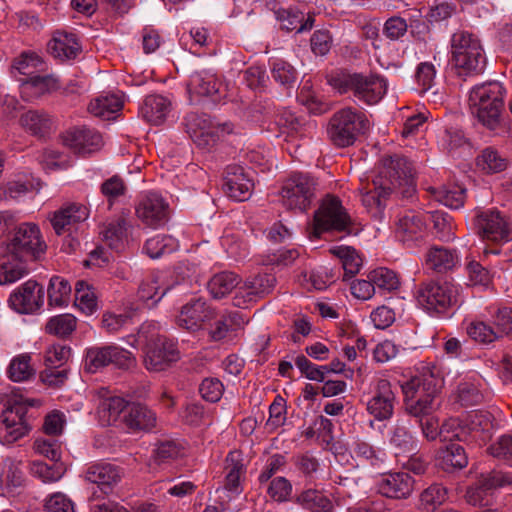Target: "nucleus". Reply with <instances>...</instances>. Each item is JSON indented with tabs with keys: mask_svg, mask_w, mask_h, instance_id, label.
Segmentation results:
<instances>
[{
	"mask_svg": "<svg viewBox=\"0 0 512 512\" xmlns=\"http://www.w3.org/2000/svg\"><path fill=\"white\" fill-rule=\"evenodd\" d=\"M452 61L460 76L481 74L486 67V56L479 37L460 30L451 37Z\"/></svg>",
	"mask_w": 512,
	"mask_h": 512,
	"instance_id": "f257e3e1",
	"label": "nucleus"
},
{
	"mask_svg": "<svg viewBox=\"0 0 512 512\" xmlns=\"http://www.w3.org/2000/svg\"><path fill=\"white\" fill-rule=\"evenodd\" d=\"M316 187V180L309 174L293 173L282 184L281 202L287 209L304 212L315 199Z\"/></svg>",
	"mask_w": 512,
	"mask_h": 512,
	"instance_id": "1a4fd4ad",
	"label": "nucleus"
},
{
	"mask_svg": "<svg viewBox=\"0 0 512 512\" xmlns=\"http://www.w3.org/2000/svg\"><path fill=\"white\" fill-rule=\"evenodd\" d=\"M63 143L75 153L86 155L101 147L102 137L94 129L78 127L70 129L64 133Z\"/></svg>",
	"mask_w": 512,
	"mask_h": 512,
	"instance_id": "b1692460",
	"label": "nucleus"
},
{
	"mask_svg": "<svg viewBox=\"0 0 512 512\" xmlns=\"http://www.w3.org/2000/svg\"><path fill=\"white\" fill-rule=\"evenodd\" d=\"M75 305L85 315L97 310V298L93 289L85 282L79 281L75 287Z\"/></svg>",
	"mask_w": 512,
	"mask_h": 512,
	"instance_id": "6e6d98bb",
	"label": "nucleus"
},
{
	"mask_svg": "<svg viewBox=\"0 0 512 512\" xmlns=\"http://www.w3.org/2000/svg\"><path fill=\"white\" fill-rule=\"evenodd\" d=\"M479 483L478 488L467 491V501L472 505H482V494L485 490L512 485V473L493 471L483 476Z\"/></svg>",
	"mask_w": 512,
	"mask_h": 512,
	"instance_id": "c9c22d12",
	"label": "nucleus"
},
{
	"mask_svg": "<svg viewBox=\"0 0 512 512\" xmlns=\"http://www.w3.org/2000/svg\"><path fill=\"white\" fill-rule=\"evenodd\" d=\"M466 332L472 340L480 344H490L498 340L494 327L481 320L470 322Z\"/></svg>",
	"mask_w": 512,
	"mask_h": 512,
	"instance_id": "052dcab7",
	"label": "nucleus"
},
{
	"mask_svg": "<svg viewBox=\"0 0 512 512\" xmlns=\"http://www.w3.org/2000/svg\"><path fill=\"white\" fill-rule=\"evenodd\" d=\"M21 81V95L27 101H33L60 88V81L54 75H34Z\"/></svg>",
	"mask_w": 512,
	"mask_h": 512,
	"instance_id": "bb28decb",
	"label": "nucleus"
},
{
	"mask_svg": "<svg viewBox=\"0 0 512 512\" xmlns=\"http://www.w3.org/2000/svg\"><path fill=\"white\" fill-rule=\"evenodd\" d=\"M448 498V490L441 484H432L420 495V503L427 512H434Z\"/></svg>",
	"mask_w": 512,
	"mask_h": 512,
	"instance_id": "603ef678",
	"label": "nucleus"
},
{
	"mask_svg": "<svg viewBox=\"0 0 512 512\" xmlns=\"http://www.w3.org/2000/svg\"><path fill=\"white\" fill-rule=\"evenodd\" d=\"M474 229L483 239L493 242H507L510 238V224L499 211H480L474 218Z\"/></svg>",
	"mask_w": 512,
	"mask_h": 512,
	"instance_id": "4468645a",
	"label": "nucleus"
},
{
	"mask_svg": "<svg viewBox=\"0 0 512 512\" xmlns=\"http://www.w3.org/2000/svg\"><path fill=\"white\" fill-rule=\"evenodd\" d=\"M180 359L176 342L163 335L152 337L146 344L144 366L150 372H162Z\"/></svg>",
	"mask_w": 512,
	"mask_h": 512,
	"instance_id": "ddd939ff",
	"label": "nucleus"
},
{
	"mask_svg": "<svg viewBox=\"0 0 512 512\" xmlns=\"http://www.w3.org/2000/svg\"><path fill=\"white\" fill-rule=\"evenodd\" d=\"M27 261L7 252L0 262V285H9L25 277L29 273Z\"/></svg>",
	"mask_w": 512,
	"mask_h": 512,
	"instance_id": "e433bc0d",
	"label": "nucleus"
},
{
	"mask_svg": "<svg viewBox=\"0 0 512 512\" xmlns=\"http://www.w3.org/2000/svg\"><path fill=\"white\" fill-rule=\"evenodd\" d=\"M368 129L369 121L365 114L344 108L331 117L327 132L335 146L344 148L354 144L357 137L365 134Z\"/></svg>",
	"mask_w": 512,
	"mask_h": 512,
	"instance_id": "423d86ee",
	"label": "nucleus"
},
{
	"mask_svg": "<svg viewBox=\"0 0 512 512\" xmlns=\"http://www.w3.org/2000/svg\"><path fill=\"white\" fill-rule=\"evenodd\" d=\"M46 247L39 227L33 223H22L15 229L6 250L17 257L36 260L45 253Z\"/></svg>",
	"mask_w": 512,
	"mask_h": 512,
	"instance_id": "9b49d317",
	"label": "nucleus"
},
{
	"mask_svg": "<svg viewBox=\"0 0 512 512\" xmlns=\"http://www.w3.org/2000/svg\"><path fill=\"white\" fill-rule=\"evenodd\" d=\"M124 422L129 429L150 431L156 425V414L140 403H130L124 415Z\"/></svg>",
	"mask_w": 512,
	"mask_h": 512,
	"instance_id": "f704fd0d",
	"label": "nucleus"
},
{
	"mask_svg": "<svg viewBox=\"0 0 512 512\" xmlns=\"http://www.w3.org/2000/svg\"><path fill=\"white\" fill-rule=\"evenodd\" d=\"M297 503L311 512H332L331 500L321 491L307 489L297 496Z\"/></svg>",
	"mask_w": 512,
	"mask_h": 512,
	"instance_id": "37998d69",
	"label": "nucleus"
},
{
	"mask_svg": "<svg viewBox=\"0 0 512 512\" xmlns=\"http://www.w3.org/2000/svg\"><path fill=\"white\" fill-rule=\"evenodd\" d=\"M489 453L512 466V436L502 435L488 448Z\"/></svg>",
	"mask_w": 512,
	"mask_h": 512,
	"instance_id": "774afa93",
	"label": "nucleus"
},
{
	"mask_svg": "<svg viewBox=\"0 0 512 512\" xmlns=\"http://www.w3.org/2000/svg\"><path fill=\"white\" fill-rule=\"evenodd\" d=\"M351 218L340 199L326 195L314 215V234L319 237L324 231H348Z\"/></svg>",
	"mask_w": 512,
	"mask_h": 512,
	"instance_id": "9d476101",
	"label": "nucleus"
},
{
	"mask_svg": "<svg viewBox=\"0 0 512 512\" xmlns=\"http://www.w3.org/2000/svg\"><path fill=\"white\" fill-rule=\"evenodd\" d=\"M171 110V101L162 95H148L140 107L142 117L149 123H163Z\"/></svg>",
	"mask_w": 512,
	"mask_h": 512,
	"instance_id": "72a5a7b5",
	"label": "nucleus"
},
{
	"mask_svg": "<svg viewBox=\"0 0 512 512\" xmlns=\"http://www.w3.org/2000/svg\"><path fill=\"white\" fill-rule=\"evenodd\" d=\"M222 86V82L215 74L210 71H200L190 76L187 89L190 99L198 101L201 97L220 96Z\"/></svg>",
	"mask_w": 512,
	"mask_h": 512,
	"instance_id": "a878e982",
	"label": "nucleus"
},
{
	"mask_svg": "<svg viewBox=\"0 0 512 512\" xmlns=\"http://www.w3.org/2000/svg\"><path fill=\"white\" fill-rule=\"evenodd\" d=\"M239 284V277L229 271L215 274L208 282V290L213 298L221 299Z\"/></svg>",
	"mask_w": 512,
	"mask_h": 512,
	"instance_id": "c03bdc74",
	"label": "nucleus"
},
{
	"mask_svg": "<svg viewBox=\"0 0 512 512\" xmlns=\"http://www.w3.org/2000/svg\"><path fill=\"white\" fill-rule=\"evenodd\" d=\"M330 252L340 259L344 270V279L351 278L359 272L362 259L354 248L337 246L332 248Z\"/></svg>",
	"mask_w": 512,
	"mask_h": 512,
	"instance_id": "49530a36",
	"label": "nucleus"
},
{
	"mask_svg": "<svg viewBox=\"0 0 512 512\" xmlns=\"http://www.w3.org/2000/svg\"><path fill=\"white\" fill-rule=\"evenodd\" d=\"M414 489V479L406 472L384 475L377 483L378 492L388 498L406 499Z\"/></svg>",
	"mask_w": 512,
	"mask_h": 512,
	"instance_id": "393cba45",
	"label": "nucleus"
},
{
	"mask_svg": "<svg viewBox=\"0 0 512 512\" xmlns=\"http://www.w3.org/2000/svg\"><path fill=\"white\" fill-rule=\"evenodd\" d=\"M404 399L437 397L438 381L433 375H417L401 384Z\"/></svg>",
	"mask_w": 512,
	"mask_h": 512,
	"instance_id": "c85d7f7f",
	"label": "nucleus"
},
{
	"mask_svg": "<svg viewBox=\"0 0 512 512\" xmlns=\"http://www.w3.org/2000/svg\"><path fill=\"white\" fill-rule=\"evenodd\" d=\"M276 284V278L272 274L263 273L246 280L243 286L239 287L233 304L236 307H245L254 297L270 293Z\"/></svg>",
	"mask_w": 512,
	"mask_h": 512,
	"instance_id": "5701e85b",
	"label": "nucleus"
},
{
	"mask_svg": "<svg viewBox=\"0 0 512 512\" xmlns=\"http://www.w3.org/2000/svg\"><path fill=\"white\" fill-rule=\"evenodd\" d=\"M127 226L126 218L120 216L105 224L100 231V235L110 248L118 249L126 238Z\"/></svg>",
	"mask_w": 512,
	"mask_h": 512,
	"instance_id": "a18cd8bd",
	"label": "nucleus"
},
{
	"mask_svg": "<svg viewBox=\"0 0 512 512\" xmlns=\"http://www.w3.org/2000/svg\"><path fill=\"white\" fill-rule=\"evenodd\" d=\"M121 470L110 463H98L90 466L85 474V479L97 484L102 493L109 494L112 487L121 479Z\"/></svg>",
	"mask_w": 512,
	"mask_h": 512,
	"instance_id": "cd10ccee",
	"label": "nucleus"
},
{
	"mask_svg": "<svg viewBox=\"0 0 512 512\" xmlns=\"http://www.w3.org/2000/svg\"><path fill=\"white\" fill-rule=\"evenodd\" d=\"M43 65L41 58L35 53H22L19 57L15 58L12 66L11 73L17 78V75L27 76V78L34 76L35 72Z\"/></svg>",
	"mask_w": 512,
	"mask_h": 512,
	"instance_id": "864d4df0",
	"label": "nucleus"
},
{
	"mask_svg": "<svg viewBox=\"0 0 512 512\" xmlns=\"http://www.w3.org/2000/svg\"><path fill=\"white\" fill-rule=\"evenodd\" d=\"M136 216L144 225L157 229L168 221L169 205L158 193L149 192L139 200Z\"/></svg>",
	"mask_w": 512,
	"mask_h": 512,
	"instance_id": "2eb2a0df",
	"label": "nucleus"
},
{
	"mask_svg": "<svg viewBox=\"0 0 512 512\" xmlns=\"http://www.w3.org/2000/svg\"><path fill=\"white\" fill-rule=\"evenodd\" d=\"M171 287L170 284L166 283L165 273L152 272L141 281L137 295L141 301L152 300L154 305L166 295Z\"/></svg>",
	"mask_w": 512,
	"mask_h": 512,
	"instance_id": "c756f323",
	"label": "nucleus"
},
{
	"mask_svg": "<svg viewBox=\"0 0 512 512\" xmlns=\"http://www.w3.org/2000/svg\"><path fill=\"white\" fill-rule=\"evenodd\" d=\"M505 89L498 81L476 85L469 94V103L475 109L479 121L491 130L500 125Z\"/></svg>",
	"mask_w": 512,
	"mask_h": 512,
	"instance_id": "f03ea898",
	"label": "nucleus"
},
{
	"mask_svg": "<svg viewBox=\"0 0 512 512\" xmlns=\"http://www.w3.org/2000/svg\"><path fill=\"white\" fill-rule=\"evenodd\" d=\"M253 186L252 179L242 166H227L222 187L229 198L235 201H246L252 194Z\"/></svg>",
	"mask_w": 512,
	"mask_h": 512,
	"instance_id": "6ab92c4d",
	"label": "nucleus"
},
{
	"mask_svg": "<svg viewBox=\"0 0 512 512\" xmlns=\"http://www.w3.org/2000/svg\"><path fill=\"white\" fill-rule=\"evenodd\" d=\"M184 124L190 138L202 149H210L221 137L229 135L234 131L233 123L215 124L204 113H188L184 118Z\"/></svg>",
	"mask_w": 512,
	"mask_h": 512,
	"instance_id": "6e6552de",
	"label": "nucleus"
},
{
	"mask_svg": "<svg viewBox=\"0 0 512 512\" xmlns=\"http://www.w3.org/2000/svg\"><path fill=\"white\" fill-rule=\"evenodd\" d=\"M476 165L486 173H498L506 169L507 160L497 150L488 147L477 157Z\"/></svg>",
	"mask_w": 512,
	"mask_h": 512,
	"instance_id": "3c124183",
	"label": "nucleus"
},
{
	"mask_svg": "<svg viewBox=\"0 0 512 512\" xmlns=\"http://www.w3.org/2000/svg\"><path fill=\"white\" fill-rule=\"evenodd\" d=\"M492 326L498 339L504 336H512V316L508 307L498 308L492 315Z\"/></svg>",
	"mask_w": 512,
	"mask_h": 512,
	"instance_id": "338daca9",
	"label": "nucleus"
},
{
	"mask_svg": "<svg viewBox=\"0 0 512 512\" xmlns=\"http://www.w3.org/2000/svg\"><path fill=\"white\" fill-rule=\"evenodd\" d=\"M134 364L135 358L132 353L116 345L91 347L87 349L85 357V368L89 373H96L108 365L129 369Z\"/></svg>",
	"mask_w": 512,
	"mask_h": 512,
	"instance_id": "f8f14e48",
	"label": "nucleus"
},
{
	"mask_svg": "<svg viewBox=\"0 0 512 512\" xmlns=\"http://www.w3.org/2000/svg\"><path fill=\"white\" fill-rule=\"evenodd\" d=\"M330 85L339 93L352 92L354 98L367 105L378 103L387 91V82L378 76L340 73L332 76Z\"/></svg>",
	"mask_w": 512,
	"mask_h": 512,
	"instance_id": "20e7f679",
	"label": "nucleus"
},
{
	"mask_svg": "<svg viewBox=\"0 0 512 512\" xmlns=\"http://www.w3.org/2000/svg\"><path fill=\"white\" fill-rule=\"evenodd\" d=\"M439 466L447 472L462 469L468 464V457L464 448L457 443H450L440 450L438 455Z\"/></svg>",
	"mask_w": 512,
	"mask_h": 512,
	"instance_id": "58836bf2",
	"label": "nucleus"
},
{
	"mask_svg": "<svg viewBox=\"0 0 512 512\" xmlns=\"http://www.w3.org/2000/svg\"><path fill=\"white\" fill-rule=\"evenodd\" d=\"M271 74L274 80L283 86L290 87L296 81V70L291 64L282 59L273 61Z\"/></svg>",
	"mask_w": 512,
	"mask_h": 512,
	"instance_id": "69168bd1",
	"label": "nucleus"
},
{
	"mask_svg": "<svg viewBox=\"0 0 512 512\" xmlns=\"http://www.w3.org/2000/svg\"><path fill=\"white\" fill-rule=\"evenodd\" d=\"M352 456L358 459L363 465L375 469H381L384 465V454L364 440L357 439L351 447Z\"/></svg>",
	"mask_w": 512,
	"mask_h": 512,
	"instance_id": "79ce46f5",
	"label": "nucleus"
},
{
	"mask_svg": "<svg viewBox=\"0 0 512 512\" xmlns=\"http://www.w3.org/2000/svg\"><path fill=\"white\" fill-rule=\"evenodd\" d=\"M368 278L374 283L375 289L391 292L400 286L398 276L388 268H377L368 274Z\"/></svg>",
	"mask_w": 512,
	"mask_h": 512,
	"instance_id": "bf43d9fd",
	"label": "nucleus"
},
{
	"mask_svg": "<svg viewBox=\"0 0 512 512\" xmlns=\"http://www.w3.org/2000/svg\"><path fill=\"white\" fill-rule=\"evenodd\" d=\"M435 399L436 397L404 399L405 411L415 418L429 416L436 409Z\"/></svg>",
	"mask_w": 512,
	"mask_h": 512,
	"instance_id": "0e129e2a",
	"label": "nucleus"
},
{
	"mask_svg": "<svg viewBox=\"0 0 512 512\" xmlns=\"http://www.w3.org/2000/svg\"><path fill=\"white\" fill-rule=\"evenodd\" d=\"M396 237L408 247L422 243L426 236V223L421 214L406 212L396 223Z\"/></svg>",
	"mask_w": 512,
	"mask_h": 512,
	"instance_id": "aec40b11",
	"label": "nucleus"
},
{
	"mask_svg": "<svg viewBox=\"0 0 512 512\" xmlns=\"http://www.w3.org/2000/svg\"><path fill=\"white\" fill-rule=\"evenodd\" d=\"M374 188L367 191L362 195V203L368 212L373 216H378L382 212L387 197L394 193L392 190L384 191L382 185H376L373 182Z\"/></svg>",
	"mask_w": 512,
	"mask_h": 512,
	"instance_id": "4d7b16f0",
	"label": "nucleus"
},
{
	"mask_svg": "<svg viewBox=\"0 0 512 512\" xmlns=\"http://www.w3.org/2000/svg\"><path fill=\"white\" fill-rule=\"evenodd\" d=\"M225 490L239 494L241 477L245 473L242 454L239 451H231L225 460Z\"/></svg>",
	"mask_w": 512,
	"mask_h": 512,
	"instance_id": "4c0bfd02",
	"label": "nucleus"
},
{
	"mask_svg": "<svg viewBox=\"0 0 512 512\" xmlns=\"http://www.w3.org/2000/svg\"><path fill=\"white\" fill-rule=\"evenodd\" d=\"M176 248L177 241L175 238L169 235L158 234L146 241L143 250L150 258L156 259L173 252Z\"/></svg>",
	"mask_w": 512,
	"mask_h": 512,
	"instance_id": "09e8293b",
	"label": "nucleus"
},
{
	"mask_svg": "<svg viewBox=\"0 0 512 512\" xmlns=\"http://www.w3.org/2000/svg\"><path fill=\"white\" fill-rule=\"evenodd\" d=\"M435 198L451 209H459L464 205L466 189L459 184L444 185L435 191Z\"/></svg>",
	"mask_w": 512,
	"mask_h": 512,
	"instance_id": "de8ad7c7",
	"label": "nucleus"
},
{
	"mask_svg": "<svg viewBox=\"0 0 512 512\" xmlns=\"http://www.w3.org/2000/svg\"><path fill=\"white\" fill-rule=\"evenodd\" d=\"M453 428L451 438L459 441L475 443L479 446L487 443L493 435L492 415L487 411H472L462 420L451 419L444 423V429Z\"/></svg>",
	"mask_w": 512,
	"mask_h": 512,
	"instance_id": "0eeeda50",
	"label": "nucleus"
},
{
	"mask_svg": "<svg viewBox=\"0 0 512 512\" xmlns=\"http://www.w3.org/2000/svg\"><path fill=\"white\" fill-rule=\"evenodd\" d=\"M27 409L22 404L7 407L2 413L0 442L11 444L23 437L29 430L25 420Z\"/></svg>",
	"mask_w": 512,
	"mask_h": 512,
	"instance_id": "f3484780",
	"label": "nucleus"
},
{
	"mask_svg": "<svg viewBox=\"0 0 512 512\" xmlns=\"http://www.w3.org/2000/svg\"><path fill=\"white\" fill-rule=\"evenodd\" d=\"M408 424V421L399 419L392 430L390 444L398 453H411L417 448V442Z\"/></svg>",
	"mask_w": 512,
	"mask_h": 512,
	"instance_id": "ea45409f",
	"label": "nucleus"
},
{
	"mask_svg": "<svg viewBox=\"0 0 512 512\" xmlns=\"http://www.w3.org/2000/svg\"><path fill=\"white\" fill-rule=\"evenodd\" d=\"M396 401L390 381L378 378L372 387V396L367 402V411L378 421L388 420L394 413Z\"/></svg>",
	"mask_w": 512,
	"mask_h": 512,
	"instance_id": "dca6fc26",
	"label": "nucleus"
},
{
	"mask_svg": "<svg viewBox=\"0 0 512 512\" xmlns=\"http://www.w3.org/2000/svg\"><path fill=\"white\" fill-rule=\"evenodd\" d=\"M9 378L14 382L29 380L35 374L31 365V357L28 354H21L15 357L8 368Z\"/></svg>",
	"mask_w": 512,
	"mask_h": 512,
	"instance_id": "13d9d810",
	"label": "nucleus"
},
{
	"mask_svg": "<svg viewBox=\"0 0 512 512\" xmlns=\"http://www.w3.org/2000/svg\"><path fill=\"white\" fill-rule=\"evenodd\" d=\"M89 216L88 208L80 203H67L58 210L51 213L49 220L57 235L69 232L71 228Z\"/></svg>",
	"mask_w": 512,
	"mask_h": 512,
	"instance_id": "4be33fe9",
	"label": "nucleus"
},
{
	"mask_svg": "<svg viewBox=\"0 0 512 512\" xmlns=\"http://www.w3.org/2000/svg\"><path fill=\"white\" fill-rule=\"evenodd\" d=\"M9 303L19 313H33L44 303V288L36 281L28 280L10 295Z\"/></svg>",
	"mask_w": 512,
	"mask_h": 512,
	"instance_id": "a211bd4d",
	"label": "nucleus"
},
{
	"mask_svg": "<svg viewBox=\"0 0 512 512\" xmlns=\"http://www.w3.org/2000/svg\"><path fill=\"white\" fill-rule=\"evenodd\" d=\"M123 107L122 99L114 94L101 95L93 99L88 111L96 117L110 119L112 115L119 112Z\"/></svg>",
	"mask_w": 512,
	"mask_h": 512,
	"instance_id": "a19ab883",
	"label": "nucleus"
},
{
	"mask_svg": "<svg viewBox=\"0 0 512 512\" xmlns=\"http://www.w3.org/2000/svg\"><path fill=\"white\" fill-rule=\"evenodd\" d=\"M76 328V318L71 314L52 317L46 324V331L59 337L71 334Z\"/></svg>",
	"mask_w": 512,
	"mask_h": 512,
	"instance_id": "680f3d73",
	"label": "nucleus"
},
{
	"mask_svg": "<svg viewBox=\"0 0 512 512\" xmlns=\"http://www.w3.org/2000/svg\"><path fill=\"white\" fill-rule=\"evenodd\" d=\"M430 218L436 235L440 240L451 241L454 239V225L449 214L435 211L431 213Z\"/></svg>",
	"mask_w": 512,
	"mask_h": 512,
	"instance_id": "e2e57ef3",
	"label": "nucleus"
},
{
	"mask_svg": "<svg viewBox=\"0 0 512 512\" xmlns=\"http://www.w3.org/2000/svg\"><path fill=\"white\" fill-rule=\"evenodd\" d=\"M376 185H382L384 191L392 190L403 197L415 192L414 174L411 163L401 155H389L382 158Z\"/></svg>",
	"mask_w": 512,
	"mask_h": 512,
	"instance_id": "39448f33",
	"label": "nucleus"
},
{
	"mask_svg": "<svg viewBox=\"0 0 512 512\" xmlns=\"http://www.w3.org/2000/svg\"><path fill=\"white\" fill-rule=\"evenodd\" d=\"M21 127L32 136L42 138L47 136L53 126L54 120L44 110H28L19 119Z\"/></svg>",
	"mask_w": 512,
	"mask_h": 512,
	"instance_id": "2f4dec72",
	"label": "nucleus"
},
{
	"mask_svg": "<svg viewBox=\"0 0 512 512\" xmlns=\"http://www.w3.org/2000/svg\"><path fill=\"white\" fill-rule=\"evenodd\" d=\"M455 399L461 406H474L482 402L483 394L477 383L463 380L457 386Z\"/></svg>",
	"mask_w": 512,
	"mask_h": 512,
	"instance_id": "5fc2aeb1",
	"label": "nucleus"
},
{
	"mask_svg": "<svg viewBox=\"0 0 512 512\" xmlns=\"http://www.w3.org/2000/svg\"><path fill=\"white\" fill-rule=\"evenodd\" d=\"M418 305L431 315H443L458 304V285L446 280L429 279L415 290Z\"/></svg>",
	"mask_w": 512,
	"mask_h": 512,
	"instance_id": "7ed1b4c3",
	"label": "nucleus"
},
{
	"mask_svg": "<svg viewBox=\"0 0 512 512\" xmlns=\"http://www.w3.org/2000/svg\"><path fill=\"white\" fill-rule=\"evenodd\" d=\"M215 316V310L207 305L205 300L197 298L182 306L176 321L181 328L195 331L204 322L214 319Z\"/></svg>",
	"mask_w": 512,
	"mask_h": 512,
	"instance_id": "412c9836",
	"label": "nucleus"
},
{
	"mask_svg": "<svg viewBox=\"0 0 512 512\" xmlns=\"http://www.w3.org/2000/svg\"><path fill=\"white\" fill-rule=\"evenodd\" d=\"M71 286L67 280L53 276L48 286V300L51 306L62 307L69 302Z\"/></svg>",
	"mask_w": 512,
	"mask_h": 512,
	"instance_id": "8fccbe9b",
	"label": "nucleus"
},
{
	"mask_svg": "<svg viewBox=\"0 0 512 512\" xmlns=\"http://www.w3.org/2000/svg\"><path fill=\"white\" fill-rule=\"evenodd\" d=\"M458 263V255L454 250L442 246L430 247L424 258V268L435 273L452 270Z\"/></svg>",
	"mask_w": 512,
	"mask_h": 512,
	"instance_id": "7c9ffc66",
	"label": "nucleus"
},
{
	"mask_svg": "<svg viewBox=\"0 0 512 512\" xmlns=\"http://www.w3.org/2000/svg\"><path fill=\"white\" fill-rule=\"evenodd\" d=\"M48 49L54 58L65 61L75 59L81 46L75 34L58 31L49 42Z\"/></svg>",
	"mask_w": 512,
	"mask_h": 512,
	"instance_id": "473e14b6",
	"label": "nucleus"
}]
</instances>
